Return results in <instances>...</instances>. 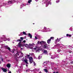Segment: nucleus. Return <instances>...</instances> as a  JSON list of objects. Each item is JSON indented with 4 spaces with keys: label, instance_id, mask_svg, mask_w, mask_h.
I'll return each mask as SVG.
<instances>
[{
    "label": "nucleus",
    "instance_id": "nucleus-12",
    "mask_svg": "<svg viewBox=\"0 0 73 73\" xmlns=\"http://www.w3.org/2000/svg\"><path fill=\"white\" fill-rule=\"evenodd\" d=\"M43 52L45 54H46L48 53V52L47 51V50H44L43 51Z\"/></svg>",
    "mask_w": 73,
    "mask_h": 73
},
{
    "label": "nucleus",
    "instance_id": "nucleus-50",
    "mask_svg": "<svg viewBox=\"0 0 73 73\" xmlns=\"http://www.w3.org/2000/svg\"><path fill=\"white\" fill-rule=\"evenodd\" d=\"M69 53H72V51H69Z\"/></svg>",
    "mask_w": 73,
    "mask_h": 73
},
{
    "label": "nucleus",
    "instance_id": "nucleus-23",
    "mask_svg": "<svg viewBox=\"0 0 73 73\" xmlns=\"http://www.w3.org/2000/svg\"><path fill=\"white\" fill-rule=\"evenodd\" d=\"M47 30L49 32H50L52 31V30H51V29H50L47 28Z\"/></svg>",
    "mask_w": 73,
    "mask_h": 73
},
{
    "label": "nucleus",
    "instance_id": "nucleus-30",
    "mask_svg": "<svg viewBox=\"0 0 73 73\" xmlns=\"http://www.w3.org/2000/svg\"><path fill=\"white\" fill-rule=\"evenodd\" d=\"M57 42H58V40H57V39H56L55 40V43H57Z\"/></svg>",
    "mask_w": 73,
    "mask_h": 73
},
{
    "label": "nucleus",
    "instance_id": "nucleus-4",
    "mask_svg": "<svg viewBox=\"0 0 73 73\" xmlns=\"http://www.w3.org/2000/svg\"><path fill=\"white\" fill-rule=\"evenodd\" d=\"M31 49H34L35 50V51L36 52H40V48L38 47H35L34 48H33V47H30Z\"/></svg>",
    "mask_w": 73,
    "mask_h": 73
},
{
    "label": "nucleus",
    "instance_id": "nucleus-44",
    "mask_svg": "<svg viewBox=\"0 0 73 73\" xmlns=\"http://www.w3.org/2000/svg\"><path fill=\"white\" fill-rule=\"evenodd\" d=\"M69 29L71 31H73V30L71 29Z\"/></svg>",
    "mask_w": 73,
    "mask_h": 73
},
{
    "label": "nucleus",
    "instance_id": "nucleus-35",
    "mask_svg": "<svg viewBox=\"0 0 73 73\" xmlns=\"http://www.w3.org/2000/svg\"><path fill=\"white\" fill-rule=\"evenodd\" d=\"M14 51H15V49H14L13 50H12V53H14Z\"/></svg>",
    "mask_w": 73,
    "mask_h": 73
},
{
    "label": "nucleus",
    "instance_id": "nucleus-37",
    "mask_svg": "<svg viewBox=\"0 0 73 73\" xmlns=\"http://www.w3.org/2000/svg\"><path fill=\"white\" fill-rule=\"evenodd\" d=\"M37 36H35V39H36V40H37Z\"/></svg>",
    "mask_w": 73,
    "mask_h": 73
},
{
    "label": "nucleus",
    "instance_id": "nucleus-16",
    "mask_svg": "<svg viewBox=\"0 0 73 73\" xmlns=\"http://www.w3.org/2000/svg\"><path fill=\"white\" fill-rule=\"evenodd\" d=\"M28 36H30V37L31 38H32V35H31L30 33H29Z\"/></svg>",
    "mask_w": 73,
    "mask_h": 73
},
{
    "label": "nucleus",
    "instance_id": "nucleus-34",
    "mask_svg": "<svg viewBox=\"0 0 73 73\" xmlns=\"http://www.w3.org/2000/svg\"><path fill=\"white\" fill-rule=\"evenodd\" d=\"M54 38V37H50V40H51V39H53Z\"/></svg>",
    "mask_w": 73,
    "mask_h": 73
},
{
    "label": "nucleus",
    "instance_id": "nucleus-14",
    "mask_svg": "<svg viewBox=\"0 0 73 73\" xmlns=\"http://www.w3.org/2000/svg\"><path fill=\"white\" fill-rule=\"evenodd\" d=\"M24 61H25L26 64H28V60L27 59L24 60Z\"/></svg>",
    "mask_w": 73,
    "mask_h": 73
},
{
    "label": "nucleus",
    "instance_id": "nucleus-64",
    "mask_svg": "<svg viewBox=\"0 0 73 73\" xmlns=\"http://www.w3.org/2000/svg\"><path fill=\"white\" fill-rule=\"evenodd\" d=\"M22 61H24V60L23 59V60H22Z\"/></svg>",
    "mask_w": 73,
    "mask_h": 73
},
{
    "label": "nucleus",
    "instance_id": "nucleus-27",
    "mask_svg": "<svg viewBox=\"0 0 73 73\" xmlns=\"http://www.w3.org/2000/svg\"><path fill=\"white\" fill-rule=\"evenodd\" d=\"M44 72H46V73H47V72H48V70H47L46 69H44Z\"/></svg>",
    "mask_w": 73,
    "mask_h": 73
},
{
    "label": "nucleus",
    "instance_id": "nucleus-60",
    "mask_svg": "<svg viewBox=\"0 0 73 73\" xmlns=\"http://www.w3.org/2000/svg\"><path fill=\"white\" fill-rule=\"evenodd\" d=\"M26 45H27V46H28V45L27 44H26Z\"/></svg>",
    "mask_w": 73,
    "mask_h": 73
},
{
    "label": "nucleus",
    "instance_id": "nucleus-63",
    "mask_svg": "<svg viewBox=\"0 0 73 73\" xmlns=\"http://www.w3.org/2000/svg\"><path fill=\"white\" fill-rule=\"evenodd\" d=\"M54 58H53L52 59H54Z\"/></svg>",
    "mask_w": 73,
    "mask_h": 73
},
{
    "label": "nucleus",
    "instance_id": "nucleus-11",
    "mask_svg": "<svg viewBox=\"0 0 73 73\" xmlns=\"http://www.w3.org/2000/svg\"><path fill=\"white\" fill-rule=\"evenodd\" d=\"M31 2H32V0H29L28 1V3H27L26 5H30Z\"/></svg>",
    "mask_w": 73,
    "mask_h": 73
},
{
    "label": "nucleus",
    "instance_id": "nucleus-55",
    "mask_svg": "<svg viewBox=\"0 0 73 73\" xmlns=\"http://www.w3.org/2000/svg\"><path fill=\"white\" fill-rule=\"evenodd\" d=\"M23 49V48H21V49Z\"/></svg>",
    "mask_w": 73,
    "mask_h": 73
},
{
    "label": "nucleus",
    "instance_id": "nucleus-32",
    "mask_svg": "<svg viewBox=\"0 0 73 73\" xmlns=\"http://www.w3.org/2000/svg\"><path fill=\"white\" fill-rule=\"evenodd\" d=\"M59 2H60V0H58L56 1V3H59Z\"/></svg>",
    "mask_w": 73,
    "mask_h": 73
},
{
    "label": "nucleus",
    "instance_id": "nucleus-13",
    "mask_svg": "<svg viewBox=\"0 0 73 73\" xmlns=\"http://www.w3.org/2000/svg\"><path fill=\"white\" fill-rule=\"evenodd\" d=\"M50 41H51L50 39H48L47 41V42L48 44H50Z\"/></svg>",
    "mask_w": 73,
    "mask_h": 73
},
{
    "label": "nucleus",
    "instance_id": "nucleus-8",
    "mask_svg": "<svg viewBox=\"0 0 73 73\" xmlns=\"http://www.w3.org/2000/svg\"><path fill=\"white\" fill-rule=\"evenodd\" d=\"M41 32H47V29L46 27H44V29L41 30Z\"/></svg>",
    "mask_w": 73,
    "mask_h": 73
},
{
    "label": "nucleus",
    "instance_id": "nucleus-29",
    "mask_svg": "<svg viewBox=\"0 0 73 73\" xmlns=\"http://www.w3.org/2000/svg\"><path fill=\"white\" fill-rule=\"evenodd\" d=\"M17 42H18V41H20V42H21V40L20 39H18L17 40Z\"/></svg>",
    "mask_w": 73,
    "mask_h": 73
},
{
    "label": "nucleus",
    "instance_id": "nucleus-36",
    "mask_svg": "<svg viewBox=\"0 0 73 73\" xmlns=\"http://www.w3.org/2000/svg\"><path fill=\"white\" fill-rule=\"evenodd\" d=\"M60 51H61V50H57L58 52H60Z\"/></svg>",
    "mask_w": 73,
    "mask_h": 73
},
{
    "label": "nucleus",
    "instance_id": "nucleus-25",
    "mask_svg": "<svg viewBox=\"0 0 73 73\" xmlns=\"http://www.w3.org/2000/svg\"><path fill=\"white\" fill-rule=\"evenodd\" d=\"M42 57L41 56H39L38 57V60H40V59H41V58Z\"/></svg>",
    "mask_w": 73,
    "mask_h": 73
},
{
    "label": "nucleus",
    "instance_id": "nucleus-7",
    "mask_svg": "<svg viewBox=\"0 0 73 73\" xmlns=\"http://www.w3.org/2000/svg\"><path fill=\"white\" fill-rule=\"evenodd\" d=\"M17 47L21 48V47L22 46H24V45L21 44V42H19L17 45Z\"/></svg>",
    "mask_w": 73,
    "mask_h": 73
},
{
    "label": "nucleus",
    "instance_id": "nucleus-51",
    "mask_svg": "<svg viewBox=\"0 0 73 73\" xmlns=\"http://www.w3.org/2000/svg\"><path fill=\"white\" fill-rule=\"evenodd\" d=\"M35 58L36 59H37V58L35 57Z\"/></svg>",
    "mask_w": 73,
    "mask_h": 73
},
{
    "label": "nucleus",
    "instance_id": "nucleus-49",
    "mask_svg": "<svg viewBox=\"0 0 73 73\" xmlns=\"http://www.w3.org/2000/svg\"><path fill=\"white\" fill-rule=\"evenodd\" d=\"M69 48H72V46H70V47H69Z\"/></svg>",
    "mask_w": 73,
    "mask_h": 73
},
{
    "label": "nucleus",
    "instance_id": "nucleus-38",
    "mask_svg": "<svg viewBox=\"0 0 73 73\" xmlns=\"http://www.w3.org/2000/svg\"><path fill=\"white\" fill-rule=\"evenodd\" d=\"M20 38H21V40H23V38H22V37H21Z\"/></svg>",
    "mask_w": 73,
    "mask_h": 73
},
{
    "label": "nucleus",
    "instance_id": "nucleus-47",
    "mask_svg": "<svg viewBox=\"0 0 73 73\" xmlns=\"http://www.w3.org/2000/svg\"><path fill=\"white\" fill-rule=\"evenodd\" d=\"M29 55H27V57H29Z\"/></svg>",
    "mask_w": 73,
    "mask_h": 73
},
{
    "label": "nucleus",
    "instance_id": "nucleus-21",
    "mask_svg": "<svg viewBox=\"0 0 73 73\" xmlns=\"http://www.w3.org/2000/svg\"><path fill=\"white\" fill-rule=\"evenodd\" d=\"M29 54L30 55H31V56H35V54H34V53H30Z\"/></svg>",
    "mask_w": 73,
    "mask_h": 73
},
{
    "label": "nucleus",
    "instance_id": "nucleus-48",
    "mask_svg": "<svg viewBox=\"0 0 73 73\" xmlns=\"http://www.w3.org/2000/svg\"><path fill=\"white\" fill-rule=\"evenodd\" d=\"M6 5L5 3H3V5Z\"/></svg>",
    "mask_w": 73,
    "mask_h": 73
},
{
    "label": "nucleus",
    "instance_id": "nucleus-57",
    "mask_svg": "<svg viewBox=\"0 0 73 73\" xmlns=\"http://www.w3.org/2000/svg\"><path fill=\"white\" fill-rule=\"evenodd\" d=\"M56 57H58V56H56Z\"/></svg>",
    "mask_w": 73,
    "mask_h": 73
},
{
    "label": "nucleus",
    "instance_id": "nucleus-46",
    "mask_svg": "<svg viewBox=\"0 0 73 73\" xmlns=\"http://www.w3.org/2000/svg\"><path fill=\"white\" fill-rule=\"evenodd\" d=\"M73 62H71V64H73Z\"/></svg>",
    "mask_w": 73,
    "mask_h": 73
},
{
    "label": "nucleus",
    "instance_id": "nucleus-28",
    "mask_svg": "<svg viewBox=\"0 0 73 73\" xmlns=\"http://www.w3.org/2000/svg\"><path fill=\"white\" fill-rule=\"evenodd\" d=\"M61 38H60L59 39L58 38H57V40H58V42H59L60 41V40H61Z\"/></svg>",
    "mask_w": 73,
    "mask_h": 73
},
{
    "label": "nucleus",
    "instance_id": "nucleus-62",
    "mask_svg": "<svg viewBox=\"0 0 73 73\" xmlns=\"http://www.w3.org/2000/svg\"><path fill=\"white\" fill-rule=\"evenodd\" d=\"M23 59H24V58H23Z\"/></svg>",
    "mask_w": 73,
    "mask_h": 73
},
{
    "label": "nucleus",
    "instance_id": "nucleus-59",
    "mask_svg": "<svg viewBox=\"0 0 73 73\" xmlns=\"http://www.w3.org/2000/svg\"><path fill=\"white\" fill-rule=\"evenodd\" d=\"M39 73H41V72H40Z\"/></svg>",
    "mask_w": 73,
    "mask_h": 73
},
{
    "label": "nucleus",
    "instance_id": "nucleus-53",
    "mask_svg": "<svg viewBox=\"0 0 73 73\" xmlns=\"http://www.w3.org/2000/svg\"><path fill=\"white\" fill-rule=\"evenodd\" d=\"M61 45H62L63 46H65L64 45H63V44H61Z\"/></svg>",
    "mask_w": 73,
    "mask_h": 73
},
{
    "label": "nucleus",
    "instance_id": "nucleus-17",
    "mask_svg": "<svg viewBox=\"0 0 73 73\" xmlns=\"http://www.w3.org/2000/svg\"><path fill=\"white\" fill-rule=\"evenodd\" d=\"M24 6H26V5H24L23 4H22L21 5V8H22V7H24Z\"/></svg>",
    "mask_w": 73,
    "mask_h": 73
},
{
    "label": "nucleus",
    "instance_id": "nucleus-61",
    "mask_svg": "<svg viewBox=\"0 0 73 73\" xmlns=\"http://www.w3.org/2000/svg\"><path fill=\"white\" fill-rule=\"evenodd\" d=\"M53 73H55V72H54Z\"/></svg>",
    "mask_w": 73,
    "mask_h": 73
},
{
    "label": "nucleus",
    "instance_id": "nucleus-26",
    "mask_svg": "<svg viewBox=\"0 0 73 73\" xmlns=\"http://www.w3.org/2000/svg\"><path fill=\"white\" fill-rule=\"evenodd\" d=\"M23 35H26L27 34H26V33H25V32L23 31Z\"/></svg>",
    "mask_w": 73,
    "mask_h": 73
},
{
    "label": "nucleus",
    "instance_id": "nucleus-31",
    "mask_svg": "<svg viewBox=\"0 0 73 73\" xmlns=\"http://www.w3.org/2000/svg\"><path fill=\"white\" fill-rule=\"evenodd\" d=\"M45 64H46V63L45 62H44L43 63V66H45Z\"/></svg>",
    "mask_w": 73,
    "mask_h": 73
},
{
    "label": "nucleus",
    "instance_id": "nucleus-56",
    "mask_svg": "<svg viewBox=\"0 0 73 73\" xmlns=\"http://www.w3.org/2000/svg\"><path fill=\"white\" fill-rule=\"evenodd\" d=\"M60 54H61V55H62V54L61 53H60Z\"/></svg>",
    "mask_w": 73,
    "mask_h": 73
},
{
    "label": "nucleus",
    "instance_id": "nucleus-58",
    "mask_svg": "<svg viewBox=\"0 0 73 73\" xmlns=\"http://www.w3.org/2000/svg\"><path fill=\"white\" fill-rule=\"evenodd\" d=\"M56 73H58V72H56Z\"/></svg>",
    "mask_w": 73,
    "mask_h": 73
},
{
    "label": "nucleus",
    "instance_id": "nucleus-10",
    "mask_svg": "<svg viewBox=\"0 0 73 73\" xmlns=\"http://www.w3.org/2000/svg\"><path fill=\"white\" fill-rule=\"evenodd\" d=\"M1 69L2 70H3V72H7V69L3 68H2Z\"/></svg>",
    "mask_w": 73,
    "mask_h": 73
},
{
    "label": "nucleus",
    "instance_id": "nucleus-20",
    "mask_svg": "<svg viewBox=\"0 0 73 73\" xmlns=\"http://www.w3.org/2000/svg\"><path fill=\"white\" fill-rule=\"evenodd\" d=\"M7 66V68H10V67H11V65H10V64H7V66Z\"/></svg>",
    "mask_w": 73,
    "mask_h": 73
},
{
    "label": "nucleus",
    "instance_id": "nucleus-19",
    "mask_svg": "<svg viewBox=\"0 0 73 73\" xmlns=\"http://www.w3.org/2000/svg\"><path fill=\"white\" fill-rule=\"evenodd\" d=\"M21 55L20 56V57H22L23 56V53L22 52L21 53Z\"/></svg>",
    "mask_w": 73,
    "mask_h": 73
},
{
    "label": "nucleus",
    "instance_id": "nucleus-42",
    "mask_svg": "<svg viewBox=\"0 0 73 73\" xmlns=\"http://www.w3.org/2000/svg\"><path fill=\"white\" fill-rule=\"evenodd\" d=\"M57 45L58 46H60V45H61V44H57Z\"/></svg>",
    "mask_w": 73,
    "mask_h": 73
},
{
    "label": "nucleus",
    "instance_id": "nucleus-2",
    "mask_svg": "<svg viewBox=\"0 0 73 73\" xmlns=\"http://www.w3.org/2000/svg\"><path fill=\"white\" fill-rule=\"evenodd\" d=\"M50 0H43V2H44V3H46V7H47L48 5H49V4H52V3L50 2Z\"/></svg>",
    "mask_w": 73,
    "mask_h": 73
},
{
    "label": "nucleus",
    "instance_id": "nucleus-39",
    "mask_svg": "<svg viewBox=\"0 0 73 73\" xmlns=\"http://www.w3.org/2000/svg\"><path fill=\"white\" fill-rule=\"evenodd\" d=\"M29 45L30 46H32V45H33V44H29Z\"/></svg>",
    "mask_w": 73,
    "mask_h": 73
},
{
    "label": "nucleus",
    "instance_id": "nucleus-33",
    "mask_svg": "<svg viewBox=\"0 0 73 73\" xmlns=\"http://www.w3.org/2000/svg\"><path fill=\"white\" fill-rule=\"evenodd\" d=\"M29 70H30V69H29L28 70H26V72H29Z\"/></svg>",
    "mask_w": 73,
    "mask_h": 73
},
{
    "label": "nucleus",
    "instance_id": "nucleus-18",
    "mask_svg": "<svg viewBox=\"0 0 73 73\" xmlns=\"http://www.w3.org/2000/svg\"><path fill=\"white\" fill-rule=\"evenodd\" d=\"M39 69H40L39 68H38H38H37V69L35 68L33 70L34 71H38Z\"/></svg>",
    "mask_w": 73,
    "mask_h": 73
},
{
    "label": "nucleus",
    "instance_id": "nucleus-41",
    "mask_svg": "<svg viewBox=\"0 0 73 73\" xmlns=\"http://www.w3.org/2000/svg\"><path fill=\"white\" fill-rule=\"evenodd\" d=\"M23 42L24 43L26 42V41L25 40H24L23 41Z\"/></svg>",
    "mask_w": 73,
    "mask_h": 73
},
{
    "label": "nucleus",
    "instance_id": "nucleus-43",
    "mask_svg": "<svg viewBox=\"0 0 73 73\" xmlns=\"http://www.w3.org/2000/svg\"><path fill=\"white\" fill-rule=\"evenodd\" d=\"M20 35L21 36H22V35H23V33H21Z\"/></svg>",
    "mask_w": 73,
    "mask_h": 73
},
{
    "label": "nucleus",
    "instance_id": "nucleus-45",
    "mask_svg": "<svg viewBox=\"0 0 73 73\" xmlns=\"http://www.w3.org/2000/svg\"><path fill=\"white\" fill-rule=\"evenodd\" d=\"M8 73H11V71H10Z\"/></svg>",
    "mask_w": 73,
    "mask_h": 73
},
{
    "label": "nucleus",
    "instance_id": "nucleus-6",
    "mask_svg": "<svg viewBox=\"0 0 73 73\" xmlns=\"http://www.w3.org/2000/svg\"><path fill=\"white\" fill-rule=\"evenodd\" d=\"M3 37H2L1 38V40H3V38H5V39H6L5 40H4L5 41L6 40H8V41H10V39L9 38L8 39L6 38V36L5 35H3Z\"/></svg>",
    "mask_w": 73,
    "mask_h": 73
},
{
    "label": "nucleus",
    "instance_id": "nucleus-1",
    "mask_svg": "<svg viewBox=\"0 0 73 73\" xmlns=\"http://www.w3.org/2000/svg\"><path fill=\"white\" fill-rule=\"evenodd\" d=\"M38 44L39 45H42L44 44V45L42 46V47L44 49H49V47L48 46H49V45L47 44H46V42L45 41H43L40 42V41H39L38 42Z\"/></svg>",
    "mask_w": 73,
    "mask_h": 73
},
{
    "label": "nucleus",
    "instance_id": "nucleus-3",
    "mask_svg": "<svg viewBox=\"0 0 73 73\" xmlns=\"http://www.w3.org/2000/svg\"><path fill=\"white\" fill-rule=\"evenodd\" d=\"M29 60L30 62V63H31V64H32V62H33L34 66H36V64L35 63V62L33 61V58H32V57H30L29 58Z\"/></svg>",
    "mask_w": 73,
    "mask_h": 73
},
{
    "label": "nucleus",
    "instance_id": "nucleus-5",
    "mask_svg": "<svg viewBox=\"0 0 73 73\" xmlns=\"http://www.w3.org/2000/svg\"><path fill=\"white\" fill-rule=\"evenodd\" d=\"M1 46L2 47H5V48L7 49L8 50H9V51H11V48L8 47V46H5V44H2Z\"/></svg>",
    "mask_w": 73,
    "mask_h": 73
},
{
    "label": "nucleus",
    "instance_id": "nucleus-9",
    "mask_svg": "<svg viewBox=\"0 0 73 73\" xmlns=\"http://www.w3.org/2000/svg\"><path fill=\"white\" fill-rule=\"evenodd\" d=\"M8 3L6 5V6H8V7H9L10 6H11V5H8V4H12V1H9L8 2Z\"/></svg>",
    "mask_w": 73,
    "mask_h": 73
},
{
    "label": "nucleus",
    "instance_id": "nucleus-15",
    "mask_svg": "<svg viewBox=\"0 0 73 73\" xmlns=\"http://www.w3.org/2000/svg\"><path fill=\"white\" fill-rule=\"evenodd\" d=\"M66 36L67 37H71V36H72V35H69L68 34H67L66 35Z\"/></svg>",
    "mask_w": 73,
    "mask_h": 73
},
{
    "label": "nucleus",
    "instance_id": "nucleus-22",
    "mask_svg": "<svg viewBox=\"0 0 73 73\" xmlns=\"http://www.w3.org/2000/svg\"><path fill=\"white\" fill-rule=\"evenodd\" d=\"M11 1L12 4H13V3H15L16 2V1H15V0H13V1Z\"/></svg>",
    "mask_w": 73,
    "mask_h": 73
},
{
    "label": "nucleus",
    "instance_id": "nucleus-52",
    "mask_svg": "<svg viewBox=\"0 0 73 73\" xmlns=\"http://www.w3.org/2000/svg\"><path fill=\"white\" fill-rule=\"evenodd\" d=\"M35 1H38V0H35Z\"/></svg>",
    "mask_w": 73,
    "mask_h": 73
},
{
    "label": "nucleus",
    "instance_id": "nucleus-40",
    "mask_svg": "<svg viewBox=\"0 0 73 73\" xmlns=\"http://www.w3.org/2000/svg\"><path fill=\"white\" fill-rule=\"evenodd\" d=\"M1 59L2 61L3 62L4 61V59L2 58Z\"/></svg>",
    "mask_w": 73,
    "mask_h": 73
},
{
    "label": "nucleus",
    "instance_id": "nucleus-24",
    "mask_svg": "<svg viewBox=\"0 0 73 73\" xmlns=\"http://www.w3.org/2000/svg\"><path fill=\"white\" fill-rule=\"evenodd\" d=\"M20 52H17L16 54H15V56H19V54Z\"/></svg>",
    "mask_w": 73,
    "mask_h": 73
},
{
    "label": "nucleus",
    "instance_id": "nucleus-54",
    "mask_svg": "<svg viewBox=\"0 0 73 73\" xmlns=\"http://www.w3.org/2000/svg\"><path fill=\"white\" fill-rule=\"evenodd\" d=\"M26 66H28V65H26Z\"/></svg>",
    "mask_w": 73,
    "mask_h": 73
}]
</instances>
